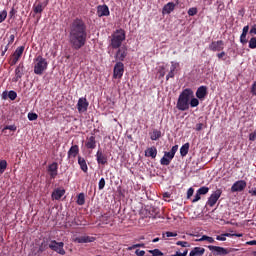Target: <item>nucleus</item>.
<instances>
[{"label":"nucleus","instance_id":"nucleus-48","mask_svg":"<svg viewBox=\"0 0 256 256\" xmlns=\"http://www.w3.org/2000/svg\"><path fill=\"white\" fill-rule=\"evenodd\" d=\"M200 200H201V194L196 192L194 199L192 200V203H197V201H200Z\"/></svg>","mask_w":256,"mask_h":256},{"label":"nucleus","instance_id":"nucleus-4","mask_svg":"<svg viewBox=\"0 0 256 256\" xmlns=\"http://www.w3.org/2000/svg\"><path fill=\"white\" fill-rule=\"evenodd\" d=\"M34 73L35 75H43L45 71H47V67H49V63L47 59L43 58V56L38 55L34 60Z\"/></svg>","mask_w":256,"mask_h":256},{"label":"nucleus","instance_id":"nucleus-20","mask_svg":"<svg viewBox=\"0 0 256 256\" xmlns=\"http://www.w3.org/2000/svg\"><path fill=\"white\" fill-rule=\"evenodd\" d=\"M96 161L98 165H107L108 163L107 154H104L103 151L99 149L96 153Z\"/></svg>","mask_w":256,"mask_h":256},{"label":"nucleus","instance_id":"nucleus-44","mask_svg":"<svg viewBox=\"0 0 256 256\" xmlns=\"http://www.w3.org/2000/svg\"><path fill=\"white\" fill-rule=\"evenodd\" d=\"M177 67H179V63L172 61L170 71L174 72L177 70Z\"/></svg>","mask_w":256,"mask_h":256},{"label":"nucleus","instance_id":"nucleus-10","mask_svg":"<svg viewBox=\"0 0 256 256\" xmlns=\"http://www.w3.org/2000/svg\"><path fill=\"white\" fill-rule=\"evenodd\" d=\"M25 51V46H19L12 55V59L10 61V65H17L19 63V59L23 56V52Z\"/></svg>","mask_w":256,"mask_h":256},{"label":"nucleus","instance_id":"nucleus-19","mask_svg":"<svg viewBox=\"0 0 256 256\" xmlns=\"http://www.w3.org/2000/svg\"><path fill=\"white\" fill-rule=\"evenodd\" d=\"M47 171L50 178L55 179L58 175L59 164H57V162H53L52 164L48 165Z\"/></svg>","mask_w":256,"mask_h":256},{"label":"nucleus","instance_id":"nucleus-7","mask_svg":"<svg viewBox=\"0 0 256 256\" xmlns=\"http://www.w3.org/2000/svg\"><path fill=\"white\" fill-rule=\"evenodd\" d=\"M65 243L63 242H57L56 240H51L49 243V249L52 251H55V253H58L59 255H65Z\"/></svg>","mask_w":256,"mask_h":256},{"label":"nucleus","instance_id":"nucleus-22","mask_svg":"<svg viewBox=\"0 0 256 256\" xmlns=\"http://www.w3.org/2000/svg\"><path fill=\"white\" fill-rule=\"evenodd\" d=\"M79 155V145L75 144L68 150V159H75Z\"/></svg>","mask_w":256,"mask_h":256},{"label":"nucleus","instance_id":"nucleus-23","mask_svg":"<svg viewBox=\"0 0 256 256\" xmlns=\"http://www.w3.org/2000/svg\"><path fill=\"white\" fill-rule=\"evenodd\" d=\"M196 97H197V99H200V100L207 97V86L198 87V89L196 91Z\"/></svg>","mask_w":256,"mask_h":256},{"label":"nucleus","instance_id":"nucleus-31","mask_svg":"<svg viewBox=\"0 0 256 256\" xmlns=\"http://www.w3.org/2000/svg\"><path fill=\"white\" fill-rule=\"evenodd\" d=\"M76 203H77V205H85V194L84 193L78 194Z\"/></svg>","mask_w":256,"mask_h":256},{"label":"nucleus","instance_id":"nucleus-50","mask_svg":"<svg viewBox=\"0 0 256 256\" xmlns=\"http://www.w3.org/2000/svg\"><path fill=\"white\" fill-rule=\"evenodd\" d=\"M160 77H165V66H161L159 70Z\"/></svg>","mask_w":256,"mask_h":256},{"label":"nucleus","instance_id":"nucleus-2","mask_svg":"<svg viewBox=\"0 0 256 256\" xmlns=\"http://www.w3.org/2000/svg\"><path fill=\"white\" fill-rule=\"evenodd\" d=\"M193 96V90L191 88H186L178 97L176 107L178 111H189V101Z\"/></svg>","mask_w":256,"mask_h":256},{"label":"nucleus","instance_id":"nucleus-41","mask_svg":"<svg viewBox=\"0 0 256 256\" xmlns=\"http://www.w3.org/2000/svg\"><path fill=\"white\" fill-rule=\"evenodd\" d=\"M7 19V10L0 11V23Z\"/></svg>","mask_w":256,"mask_h":256},{"label":"nucleus","instance_id":"nucleus-55","mask_svg":"<svg viewBox=\"0 0 256 256\" xmlns=\"http://www.w3.org/2000/svg\"><path fill=\"white\" fill-rule=\"evenodd\" d=\"M242 33H244V34H248L249 33V25H246V26L243 27Z\"/></svg>","mask_w":256,"mask_h":256},{"label":"nucleus","instance_id":"nucleus-54","mask_svg":"<svg viewBox=\"0 0 256 256\" xmlns=\"http://www.w3.org/2000/svg\"><path fill=\"white\" fill-rule=\"evenodd\" d=\"M166 237H177V233H175V232H166Z\"/></svg>","mask_w":256,"mask_h":256},{"label":"nucleus","instance_id":"nucleus-62","mask_svg":"<svg viewBox=\"0 0 256 256\" xmlns=\"http://www.w3.org/2000/svg\"><path fill=\"white\" fill-rule=\"evenodd\" d=\"M249 193H251L252 196L256 197V188H254L253 190H250Z\"/></svg>","mask_w":256,"mask_h":256},{"label":"nucleus","instance_id":"nucleus-58","mask_svg":"<svg viewBox=\"0 0 256 256\" xmlns=\"http://www.w3.org/2000/svg\"><path fill=\"white\" fill-rule=\"evenodd\" d=\"M8 97H9V92L4 91V92L2 93V99H7Z\"/></svg>","mask_w":256,"mask_h":256},{"label":"nucleus","instance_id":"nucleus-28","mask_svg":"<svg viewBox=\"0 0 256 256\" xmlns=\"http://www.w3.org/2000/svg\"><path fill=\"white\" fill-rule=\"evenodd\" d=\"M189 147V142H187L180 148L181 157H187V154L189 153Z\"/></svg>","mask_w":256,"mask_h":256},{"label":"nucleus","instance_id":"nucleus-39","mask_svg":"<svg viewBox=\"0 0 256 256\" xmlns=\"http://www.w3.org/2000/svg\"><path fill=\"white\" fill-rule=\"evenodd\" d=\"M249 49H256V37H252L249 40Z\"/></svg>","mask_w":256,"mask_h":256},{"label":"nucleus","instance_id":"nucleus-56","mask_svg":"<svg viewBox=\"0 0 256 256\" xmlns=\"http://www.w3.org/2000/svg\"><path fill=\"white\" fill-rule=\"evenodd\" d=\"M249 34H250V35H256V27H255V26H253V27L250 29Z\"/></svg>","mask_w":256,"mask_h":256},{"label":"nucleus","instance_id":"nucleus-21","mask_svg":"<svg viewBox=\"0 0 256 256\" xmlns=\"http://www.w3.org/2000/svg\"><path fill=\"white\" fill-rule=\"evenodd\" d=\"M97 15L98 17H109V15H111V12L109 11V6L99 5L97 7Z\"/></svg>","mask_w":256,"mask_h":256},{"label":"nucleus","instance_id":"nucleus-30","mask_svg":"<svg viewBox=\"0 0 256 256\" xmlns=\"http://www.w3.org/2000/svg\"><path fill=\"white\" fill-rule=\"evenodd\" d=\"M43 9H45V6H43V3H38L33 5V11L34 13H43Z\"/></svg>","mask_w":256,"mask_h":256},{"label":"nucleus","instance_id":"nucleus-61","mask_svg":"<svg viewBox=\"0 0 256 256\" xmlns=\"http://www.w3.org/2000/svg\"><path fill=\"white\" fill-rule=\"evenodd\" d=\"M136 249L139 247L145 248V243L135 244Z\"/></svg>","mask_w":256,"mask_h":256},{"label":"nucleus","instance_id":"nucleus-51","mask_svg":"<svg viewBox=\"0 0 256 256\" xmlns=\"http://www.w3.org/2000/svg\"><path fill=\"white\" fill-rule=\"evenodd\" d=\"M135 255H137V256H145V251L137 249L135 251Z\"/></svg>","mask_w":256,"mask_h":256},{"label":"nucleus","instance_id":"nucleus-52","mask_svg":"<svg viewBox=\"0 0 256 256\" xmlns=\"http://www.w3.org/2000/svg\"><path fill=\"white\" fill-rule=\"evenodd\" d=\"M216 240L217 241H227V238H225V234H222V235L216 237Z\"/></svg>","mask_w":256,"mask_h":256},{"label":"nucleus","instance_id":"nucleus-43","mask_svg":"<svg viewBox=\"0 0 256 256\" xmlns=\"http://www.w3.org/2000/svg\"><path fill=\"white\" fill-rule=\"evenodd\" d=\"M98 189L101 191L105 189V178H101L98 183Z\"/></svg>","mask_w":256,"mask_h":256},{"label":"nucleus","instance_id":"nucleus-35","mask_svg":"<svg viewBox=\"0 0 256 256\" xmlns=\"http://www.w3.org/2000/svg\"><path fill=\"white\" fill-rule=\"evenodd\" d=\"M198 241H208V243H215V239L213 237L203 235Z\"/></svg>","mask_w":256,"mask_h":256},{"label":"nucleus","instance_id":"nucleus-27","mask_svg":"<svg viewBox=\"0 0 256 256\" xmlns=\"http://www.w3.org/2000/svg\"><path fill=\"white\" fill-rule=\"evenodd\" d=\"M63 195H65L64 189H56L54 192H52V199H55V201H59V199H61Z\"/></svg>","mask_w":256,"mask_h":256},{"label":"nucleus","instance_id":"nucleus-64","mask_svg":"<svg viewBox=\"0 0 256 256\" xmlns=\"http://www.w3.org/2000/svg\"><path fill=\"white\" fill-rule=\"evenodd\" d=\"M224 236H225V238H227V237H234V234H232V233H225Z\"/></svg>","mask_w":256,"mask_h":256},{"label":"nucleus","instance_id":"nucleus-32","mask_svg":"<svg viewBox=\"0 0 256 256\" xmlns=\"http://www.w3.org/2000/svg\"><path fill=\"white\" fill-rule=\"evenodd\" d=\"M198 195H207L209 193V187L202 186L197 190Z\"/></svg>","mask_w":256,"mask_h":256},{"label":"nucleus","instance_id":"nucleus-33","mask_svg":"<svg viewBox=\"0 0 256 256\" xmlns=\"http://www.w3.org/2000/svg\"><path fill=\"white\" fill-rule=\"evenodd\" d=\"M6 169H7V160H1L0 161V175H2V173H5Z\"/></svg>","mask_w":256,"mask_h":256},{"label":"nucleus","instance_id":"nucleus-15","mask_svg":"<svg viewBox=\"0 0 256 256\" xmlns=\"http://www.w3.org/2000/svg\"><path fill=\"white\" fill-rule=\"evenodd\" d=\"M209 251H212V253H215V255H229V250L227 248L221 247V246H208Z\"/></svg>","mask_w":256,"mask_h":256},{"label":"nucleus","instance_id":"nucleus-3","mask_svg":"<svg viewBox=\"0 0 256 256\" xmlns=\"http://www.w3.org/2000/svg\"><path fill=\"white\" fill-rule=\"evenodd\" d=\"M109 39H110L109 47H111V49H119V47L123 46V41L127 39V35L125 33V30H123V28H120L115 30L111 34Z\"/></svg>","mask_w":256,"mask_h":256},{"label":"nucleus","instance_id":"nucleus-37","mask_svg":"<svg viewBox=\"0 0 256 256\" xmlns=\"http://www.w3.org/2000/svg\"><path fill=\"white\" fill-rule=\"evenodd\" d=\"M240 43H241L242 45H247V43H249V40L247 39V34L242 33V34L240 35Z\"/></svg>","mask_w":256,"mask_h":256},{"label":"nucleus","instance_id":"nucleus-24","mask_svg":"<svg viewBox=\"0 0 256 256\" xmlns=\"http://www.w3.org/2000/svg\"><path fill=\"white\" fill-rule=\"evenodd\" d=\"M203 255H205V248H201V247H194L189 253V256H203Z\"/></svg>","mask_w":256,"mask_h":256},{"label":"nucleus","instance_id":"nucleus-47","mask_svg":"<svg viewBox=\"0 0 256 256\" xmlns=\"http://www.w3.org/2000/svg\"><path fill=\"white\" fill-rule=\"evenodd\" d=\"M193 193H195V190L193 188H189L187 191V199H191V197H193Z\"/></svg>","mask_w":256,"mask_h":256},{"label":"nucleus","instance_id":"nucleus-29","mask_svg":"<svg viewBox=\"0 0 256 256\" xmlns=\"http://www.w3.org/2000/svg\"><path fill=\"white\" fill-rule=\"evenodd\" d=\"M151 141H157V139H161V130L154 129L150 136Z\"/></svg>","mask_w":256,"mask_h":256},{"label":"nucleus","instance_id":"nucleus-53","mask_svg":"<svg viewBox=\"0 0 256 256\" xmlns=\"http://www.w3.org/2000/svg\"><path fill=\"white\" fill-rule=\"evenodd\" d=\"M15 41V35L11 34L8 40V45H12V43Z\"/></svg>","mask_w":256,"mask_h":256},{"label":"nucleus","instance_id":"nucleus-49","mask_svg":"<svg viewBox=\"0 0 256 256\" xmlns=\"http://www.w3.org/2000/svg\"><path fill=\"white\" fill-rule=\"evenodd\" d=\"M175 77V72L170 71L166 76V81H169V79H173Z\"/></svg>","mask_w":256,"mask_h":256},{"label":"nucleus","instance_id":"nucleus-45","mask_svg":"<svg viewBox=\"0 0 256 256\" xmlns=\"http://www.w3.org/2000/svg\"><path fill=\"white\" fill-rule=\"evenodd\" d=\"M176 245H179L180 247H190L189 242L187 241H178L176 242Z\"/></svg>","mask_w":256,"mask_h":256},{"label":"nucleus","instance_id":"nucleus-6","mask_svg":"<svg viewBox=\"0 0 256 256\" xmlns=\"http://www.w3.org/2000/svg\"><path fill=\"white\" fill-rule=\"evenodd\" d=\"M221 195H223V190L216 189L208 198L206 205H208V207H215V205H217V202L221 198Z\"/></svg>","mask_w":256,"mask_h":256},{"label":"nucleus","instance_id":"nucleus-59","mask_svg":"<svg viewBox=\"0 0 256 256\" xmlns=\"http://www.w3.org/2000/svg\"><path fill=\"white\" fill-rule=\"evenodd\" d=\"M201 129H203V124L199 123L196 125V131H201Z\"/></svg>","mask_w":256,"mask_h":256},{"label":"nucleus","instance_id":"nucleus-14","mask_svg":"<svg viewBox=\"0 0 256 256\" xmlns=\"http://www.w3.org/2000/svg\"><path fill=\"white\" fill-rule=\"evenodd\" d=\"M25 66L23 64H19L15 69V76L12 78L13 83L19 82V80L25 75Z\"/></svg>","mask_w":256,"mask_h":256},{"label":"nucleus","instance_id":"nucleus-11","mask_svg":"<svg viewBox=\"0 0 256 256\" xmlns=\"http://www.w3.org/2000/svg\"><path fill=\"white\" fill-rule=\"evenodd\" d=\"M123 73H125V65L123 62H117L114 66V79H121V77H123Z\"/></svg>","mask_w":256,"mask_h":256},{"label":"nucleus","instance_id":"nucleus-12","mask_svg":"<svg viewBox=\"0 0 256 256\" xmlns=\"http://www.w3.org/2000/svg\"><path fill=\"white\" fill-rule=\"evenodd\" d=\"M247 182L245 180H238L231 186V193H239L245 191Z\"/></svg>","mask_w":256,"mask_h":256},{"label":"nucleus","instance_id":"nucleus-57","mask_svg":"<svg viewBox=\"0 0 256 256\" xmlns=\"http://www.w3.org/2000/svg\"><path fill=\"white\" fill-rule=\"evenodd\" d=\"M249 139H250V141H255V139H256V133L254 132V133H251L250 135H249Z\"/></svg>","mask_w":256,"mask_h":256},{"label":"nucleus","instance_id":"nucleus-26","mask_svg":"<svg viewBox=\"0 0 256 256\" xmlns=\"http://www.w3.org/2000/svg\"><path fill=\"white\" fill-rule=\"evenodd\" d=\"M78 165H80V169H82L84 173H87V171H89V168L87 167V161H85V158L78 156Z\"/></svg>","mask_w":256,"mask_h":256},{"label":"nucleus","instance_id":"nucleus-46","mask_svg":"<svg viewBox=\"0 0 256 256\" xmlns=\"http://www.w3.org/2000/svg\"><path fill=\"white\" fill-rule=\"evenodd\" d=\"M226 55H227V53H225V51H222V52L218 53V54L216 55V57H217L218 59H222V61H225L226 58H224V57H225Z\"/></svg>","mask_w":256,"mask_h":256},{"label":"nucleus","instance_id":"nucleus-42","mask_svg":"<svg viewBox=\"0 0 256 256\" xmlns=\"http://www.w3.org/2000/svg\"><path fill=\"white\" fill-rule=\"evenodd\" d=\"M7 130H9V131H17V126L15 124L7 125V126L4 127L3 131H7Z\"/></svg>","mask_w":256,"mask_h":256},{"label":"nucleus","instance_id":"nucleus-63","mask_svg":"<svg viewBox=\"0 0 256 256\" xmlns=\"http://www.w3.org/2000/svg\"><path fill=\"white\" fill-rule=\"evenodd\" d=\"M247 245H256V240L248 241Z\"/></svg>","mask_w":256,"mask_h":256},{"label":"nucleus","instance_id":"nucleus-1","mask_svg":"<svg viewBox=\"0 0 256 256\" xmlns=\"http://www.w3.org/2000/svg\"><path fill=\"white\" fill-rule=\"evenodd\" d=\"M68 41L74 51L87 45V24L81 18H75L69 28Z\"/></svg>","mask_w":256,"mask_h":256},{"label":"nucleus","instance_id":"nucleus-9","mask_svg":"<svg viewBox=\"0 0 256 256\" xmlns=\"http://www.w3.org/2000/svg\"><path fill=\"white\" fill-rule=\"evenodd\" d=\"M85 147L88 151H93V149H97V138L95 134L88 135L85 141Z\"/></svg>","mask_w":256,"mask_h":256},{"label":"nucleus","instance_id":"nucleus-40","mask_svg":"<svg viewBox=\"0 0 256 256\" xmlns=\"http://www.w3.org/2000/svg\"><path fill=\"white\" fill-rule=\"evenodd\" d=\"M197 13H198V11H197L196 7L189 8V10H188V15L190 17H195V15H197Z\"/></svg>","mask_w":256,"mask_h":256},{"label":"nucleus","instance_id":"nucleus-13","mask_svg":"<svg viewBox=\"0 0 256 256\" xmlns=\"http://www.w3.org/2000/svg\"><path fill=\"white\" fill-rule=\"evenodd\" d=\"M225 49V42L223 40L212 41L209 44V50L215 52L223 51Z\"/></svg>","mask_w":256,"mask_h":256},{"label":"nucleus","instance_id":"nucleus-18","mask_svg":"<svg viewBox=\"0 0 256 256\" xmlns=\"http://www.w3.org/2000/svg\"><path fill=\"white\" fill-rule=\"evenodd\" d=\"M179 5V0L176 1V4L173 2H168L167 4L164 5L162 9L163 15H170V13H173L175 11V7Z\"/></svg>","mask_w":256,"mask_h":256},{"label":"nucleus","instance_id":"nucleus-8","mask_svg":"<svg viewBox=\"0 0 256 256\" xmlns=\"http://www.w3.org/2000/svg\"><path fill=\"white\" fill-rule=\"evenodd\" d=\"M128 55L127 46H120L119 48H116V53L114 55L115 61L122 62L125 61Z\"/></svg>","mask_w":256,"mask_h":256},{"label":"nucleus","instance_id":"nucleus-36","mask_svg":"<svg viewBox=\"0 0 256 256\" xmlns=\"http://www.w3.org/2000/svg\"><path fill=\"white\" fill-rule=\"evenodd\" d=\"M8 99L10 101H15L17 99V92L13 91V90H10L8 92Z\"/></svg>","mask_w":256,"mask_h":256},{"label":"nucleus","instance_id":"nucleus-60","mask_svg":"<svg viewBox=\"0 0 256 256\" xmlns=\"http://www.w3.org/2000/svg\"><path fill=\"white\" fill-rule=\"evenodd\" d=\"M10 17H15V8H12L11 11L9 12Z\"/></svg>","mask_w":256,"mask_h":256},{"label":"nucleus","instance_id":"nucleus-38","mask_svg":"<svg viewBox=\"0 0 256 256\" xmlns=\"http://www.w3.org/2000/svg\"><path fill=\"white\" fill-rule=\"evenodd\" d=\"M28 119L29 121H37V119H39V115H37V113L30 112L28 113Z\"/></svg>","mask_w":256,"mask_h":256},{"label":"nucleus","instance_id":"nucleus-34","mask_svg":"<svg viewBox=\"0 0 256 256\" xmlns=\"http://www.w3.org/2000/svg\"><path fill=\"white\" fill-rule=\"evenodd\" d=\"M189 105L190 107H199V99L194 97L190 98Z\"/></svg>","mask_w":256,"mask_h":256},{"label":"nucleus","instance_id":"nucleus-5","mask_svg":"<svg viewBox=\"0 0 256 256\" xmlns=\"http://www.w3.org/2000/svg\"><path fill=\"white\" fill-rule=\"evenodd\" d=\"M179 151V145H174L170 152H164V156L160 160V165H171V161L175 158V153Z\"/></svg>","mask_w":256,"mask_h":256},{"label":"nucleus","instance_id":"nucleus-16","mask_svg":"<svg viewBox=\"0 0 256 256\" xmlns=\"http://www.w3.org/2000/svg\"><path fill=\"white\" fill-rule=\"evenodd\" d=\"M73 243H93L95 241V237L93 236H77L72 238Z\"/></svg>","mask_w":256,"mask_h":256},{"label":"nucleus","instance_id":"nucleus-25","mask_svg":"<svg viewBox=\"0 0 256 256\" xmlns=\"http://www.w3.org/2000/svg\"><path fill=\"white\" fill-rule=\"evenodd\" d=\"M145 157H151L152 159H155V157H157V148L155 146L148 148L145 151Z\"/></svg>","mask_w":256,"mask_h":256},{"label":"nucleus","instance_id":"nucleus-17","mask_svg":"<svg viewBox=\"0 0 256 256\" xmlns=\"http://www.w3.org/2000/svg\"><path fill=\"white\" fill-rule=\"evenodd\" d=\"M89 108V102L87 101V98H79L77 103V109L79 113H85L87 109Z\"/></svg>","mask_w":256,"mask_h":256}]
</instances>
